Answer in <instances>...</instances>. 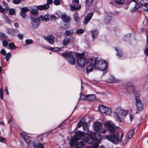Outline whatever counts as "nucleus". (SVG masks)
Masks as SVG:
<instances>
[{"label":"nucleus","mask_w":148,"mask_h":148,"mask_svg":"<svg viewBox=\"0 0 148 148\" xmlns=\"http://www.w3.org/2000/svg\"><path fill=\"white\" fill-rule=\"evenodd\" d=\"M104 127L105 129H102L101 127L98 131H99L100 133L104 134L107 130H108L112 135L106 136V138L107 139L115 144H117L118 142L121 141L123 137V134L121 133L120 137H119V134L116 131L117 128L112 123L107 122L104 123Z\"/></svg>","instance_id":"nucleus-1"},{"label":"nucleus","mask_w":148,"mask_h":148,"mask_svg":"<svg viewBox=\"0 0 148 148\" xmlns=\"http://www.w3.org/2000/svg\"><path fill=\"white\" fill-rule=\"evenodd\" d=\"M128 110H125L121 107L117 108L115 111V116L117 121L119 122H122L123 118L128 113Z\"/></svg>","instance_id":"nucleus-2"},{"label":"nucleus","mask_w":148,"mask_h":148,"mask_svg":"<svg viewBox=\"0 0 148 148\" xmlns=\"http://www.w3.org/2000/svg\"><path fill=\"white\" fill-rule=\"evenodd\" d=\"M79 57L77 59L76 63L78 66L80 68H82L84 66L88 63H92L94 60V59L90 58L88 60L84 58L83 57V54H79Z\"/></svg>","instance_id":"nucleus-3"},{"label":"nucleus","mask_w":148,"mask_h":148,"mask_svg":"<svg viewBox=\"0 0 148 148\" xmlns=\"http://www.w3.org/2000/svg\"><path fill=\"white\" fill-rule=\"evenodd\" d=\"M21 136L26 143L27 144L28 147H32V146L33 147V148H45L44 145L41 143H39L37 145H35V143L30 140V137L27 134L25 133H22Z\"/></svg>","instance_id":"nucleus-4"},{"label":"nucleus","mask_w":148,"mask_h":148,"mask_svg":"<svg viewBox=\"0 0 148 148\" xmlns=\"http://www.w3.org/2000/svg\"><path fill=\"white\" fill-rule=\"evenodd\" d=\"M62 56L65 58L67 62L71 64H74L75 63L76 54L73 52H68L62 53Z\"/></svg>","instance_id":"nucleus-5"},{"label":"nucleus","mask_w":148,"mask_h":148,"mask_svg":"<svg viewBox=\"0 0 148 148\" xmlns=\"http://www.w3.org/2000/svg\"><path fill=\"white\" fill-rule=\"evenodd\" d=\"M70 146L73 148H83L84 143L83 141H80L75 138H72L69 142Z\"/></svg>","instance_id":"nucleus-6"},{"label":"nucleus","mask_w":148,"mask_h":148,"mask_svg":"<svg viewBox=\"0 0 148 148\" xmlns=\"http://www.w3.org/2000/svg\"><path fill=\"white\" fill-rule=\"evenodd\" d=\"M94 62L95 69L103 71L106 68V63L103 60H97V59H95Z\"/></svg>","instance_id":"nucleus-7"},{"label":"nucleus","mask_w":148,"mask_h":148,"mask_svg":"<svg viewBox=\"0 0 148 148\" xmlns=\"http://www.w3.org/2000/svg\"><path fill=\"white\" fill-rule=\"evenodd\" d=\"M84 140L87 143L90 144L92 143L93 148H98L99 145L98 142H95L96 140L92 138L91 136H89L84 138Z\"/></svg>","instance_id":"nucleus-8"},{"label":"nucleus","mask_w":148,"mask_h":148,"mask_svg":"<svg viewBox=\"0 0 148 148\" xmlns=\"http://www.w3.org/2000/svg\"><path fill=\"white\" fill-rule=\"evenodd\" d=\"M98 109L102 113L110 114H111L112 112L110 108L106 107L103 105L99 106Z\"/></svg>","instance_id":"nucleus-9"},{"label":"nucleus","mask_w":148,"mask_h":148,"mask_svg":"<svg viewBox=\"0 0 148 148\" xmlns=\"http://www.w3.org/2000/svg\"><path fill=\"white\" fill-rule=\"evenodd\" d=\"M135 98L137 110L139 111H142L143 109V103L141 101L139 96H136Z\"/></svg>","instance_id":"nucleus-10"},{"label":"nucleus","mask_w":148,"mask_h":148,"mask_svg":"<svg viewBox=\"0 0 148 148\" xmlns=\"http://www.w3.org/2000/svg\"><path fill=\"white\" fill-rule=\"evenodd\" d=\"M133 1L136 2L134 8V10L135 11H136L141 6H144L146 7L148 3H142V1H140L138 2L139 0H132Z\"/></svg>","instance_id":"nucleus-11"},{"label":"nucleus","mask_w":148,"mask_h":148,"mask_svg":"<svg viewBox=\"0 0 148 148\" xmlns=\"http://www.w3.org/2000/svg\"><path fill=\"white\" fill-rule=\"evenodd\" d=\"M40 20L39 18H32V27L34 28H37L40 23Z\"/></svg>","instance_id":"nucleus-12"},{"label":"nucleus","mask_w":148,"mask_h":148,"mask_svg":"<svg viewBox=\"0 0 148 148\" xmlns=\"http://www.w3.org/2000/svg\"><path fill=\"white\" fill-rule=\"evenodd\" d=\"M54 37L52 35H48L47 36L45 37L44 39L49 42L50 44H53L54 42Z\"/></svg>","instance_id":"nucleus-13"},{"label":"nucleus","mask_w":148,"mask_h":148,"mask_svg":"<svg viewBox=\"0 0 148 148\" xmlns=\"http://www.w3.org/2000/svg\"><path fill=\"white\" fill-rule=\"evenodd\" d=\"M101 124L99 122H96L93 125L94 129L95 131H98L101 127Z\"/></svg>","instance_id":"nucleus-14"},{"label":"nucleus","mask_w":148,"mask_h":148,"mask_svg":"<svg viewBox=\"0 0 148 148\" xmlns=\"http://www.w3.org/2000/svg\"><path fill=\"white\" fill-rule=\"evenodd\" d=\"M92 63H89L87 64L88 65V66L86 68V71L87 73H90L93 70L94 66L92 64Z\"/></svg>","instance_id":"nucleus-15"},{"label":"nucleus","mask_w":148,"mask_h":148,"mask_svg":"<svg viewBox=\"0 0 148 148\" xmlns=\"http://www.w3.org/2000/svg\"><path fill=\"white\" fill-rule=\"evenodd\" d=\"M93 13L92 12L88 14L86 17H85V22L84 23L86 24L87 23L90 21L93 15Z\"/></svg>","instance_id":"nucleus-16"},{"label":"nucleus","mask_w":148,"mask_h":148,"mask_svg":"<svg viewBox=\"0 0 148 148\" xmlns=\"http://www.w3.org/2000/svg\"><path fill=\"white\" fill-rule=\"evenodd\" d=\"M115 50L116 52V56L119 58L121 57L123 54L121 49L119 48L115 47Z\"/></svg>","instance_id":"nucleus-17"},{"label":"nucleus","mask_w":148,"mask_h":148,"mask_svg":"<svg viewBox=\"0 0 148 148\" xmlns=\"http://www.w3.org/2000/svg\"><path fill=\"white\" fill-rule=\"evenodd\" d=\"M49 8V5L47 3L44 5H39L37 6V9L40 10H47Z\"/></svg>","instance_id":"nucleus-18"},{"label":"nucleus","mask_w":148,"mask_h":148,"mask_svg":"<svg viewBox=\"0 0 148 148\" xmlns=\"http://www.w3.org/2000/svg\"><path fill=\"white\" fill-rule=\"evenodd\" d=\"M126 89L128 93H130L133 90V86L131 84H127L126 86Z\"/></svg>","instance_id":"nucleus-19"},{"label":"nucleus","mask_w":148,"mask_h":148,"mask_svg":"<svg viewBox=\"0 0 148 148\" xmlns=\"http://www.w3.org/2000/svg\"><path fill=\"white\" fill-rule=\"evenodd\" d=\"M62 18L63 21L66 22H69L71 20V18L65 14L62 15Z\"/></svg>","instance_id":"nucleus-20"},{"label":"nucleus","mask_w":148,"mask_h":148,"mask_svg":"<svg viewBox=\"0 0 148 148\" xmlns=\"http://www.w3.org/2000/svg\"><path fill=\"white\" fill-rule=\"evenodd\" d=\"M39 18L40 21H42L46 22L47 20H49V15L46 14L44 16H41Z\"/></svg>","instance_id":"nucleus-21"},{"label":"nucleus","mask_w":148,"mask_h":148,"mask_svg":"<svg viewBox=\"0 0 148 148\" xmlns=\"http://www.w3.org/2000/svg\"><path fill=\"white\" fill-rule=\"evenodd\" d=\"M134 129H133L129 131L127 134V136L129 138H131L132 137L134 134Z\"/></svg>","instance_id":"nucleus-22"},{"label":"nucleus","mask_w":148,"mask_h":148,"mask_svg":"<svg viewBox=\"0 0 148 148\" xmlns=\"http://www.w3.org/2000/svg\"><path fill=\"white\" fill-rule=\"evenodd\" d=\"M87 101H93L96 99V97L95 95L91 94L87 95Z\"/></svg>","instance_id":"nucleus-23"},{"label":"nucleus","mask_w":148,"mask_h":148,"mask_svg":"<svg viewBox=\"0 0 148 148\" xmlns=\"http://www.w3.org/2000/svg\"><path fill=\"white\" fill-rule=\"evenodd\" d=\"M110 82L111 83H116L120 81V79H117L115 77H112L110 79Z\"/></svg>","instance_id":"nucleus-24"},{"label":"nucleus","mask_w":148,"mask_h":148,"mask_svg":"<svg viewBox=\"0 0 148 148\" xmlns=\"http://www.w3.org/2000/svg\"><path fill=\"white\" fill-rule=\"evenodd\" d=\"M71 10L72 11H75L81 8L80 5H77L76 6H74L71 5H70Z\"/></svg>","instance_id":"nucleus-25"},{"label":"nucleus","mask_w":148,"mask_h":148,"mask_svg":"<svg viewBox=\"0 0 148 148\" xmlns=\"http://www.w3.org/2000/svg\"><path fill=\"white\" fill-rule=\"evenodd\" d=\"M98 32L96 30H94L91 31V35L93 38L96 37L97 35Z\"/></svg>","instance_id":"nucleus-26"},{"label":"nucleus","mask_w":148,"mask_h":148,"mask_svg":"<svg viewBox=\"0 0 148 148\" xmlns=\"http://www.w3.org/2000/svg\"><path fill=\"white\" fill-rule=\"evenodd\" d=\"M7 32L11 36H14L16 33V32L14 30L10 29H8Z\"/></svg>","instance_id":"nucleus-27"},{"label":"nucleus","mask_w":148,"mask_h":148,"mask_svg":"<svg viewBox=\"0 0 148 148\" xmlns=\"http://www.w3.org/2000/svg\"><path fill=\"white\" fill-rule=\"evenodd\" d=\"M74 32L72 30H67L64 33V35L66 36H67L72 34Z\"/></svg>","instance_id":"nucleus-28"},{"label":"nucleus","mask_w":148,"mask_h":148,"mask_svg":"<svg viewBox=\"0 0 148 148\" xmlns=\"http://www.w3.org/2000/svg\"><path fill=\"white\" fill-rule=\"evenodd\" d=\"M115 4L118 5L123 4L125 0H114Z\"/></svg>","instance_id":"nucleus-29"},{"label":"nucleus","mask_w":148,"mask_h":148,"mask_svg":"<svg viewBox=\"0 0 148 148\" xmlns=\"http://www.w3.org/2000/svg\"><path fill=\"white\" fill-rule=\"evenodd\" d=\"M70 39L66 38H64L63 41V44L64 45L66 46L69 44L70 42Z\"/></svg>","instance_id":"nucleus-30"},{"label":"nucleus","mask_w":148,"mask_h":148,"mask_svg":"<svg viewBox=\"0 0 148 148\" xmlns=\"http://www.w3.org/2000/svg\"><path fill=\"white\" fill-rule=\"evenodd\" d=\"M85 120L84 119V121L82 124V126H83V129L84 130H88L87 125L86 123L85 122Z\"/></svg>","instance_id":"nucleus-31"},{"label":"nucleus","mask_w":148,"mask_h":148,"mask_svg":"<svg viewBox=\"0 0 148 148\" xmlns=\"http://www.w3.org/2000/svg\"><path fill=\"white\" fill-rule=\"evenodd\" d=\"M110 17L109 16H108L105 17V22L106 23H108L110 22Z\"/></svg>","instance_id":"nucleus-32"},{"label":"nucleus","mask_w":148,"mask_h":148,"mask_svg":"<svg viewBox=\"0 0 148 148\" xmlns=\"http://www.w3.org/2000/svg\"><path fill=\"white\" fill-rule=\"evenodd\" d=\"M84 30L83 29H78L76 31L77 34L78 35H80L84 33Z\"/></svg>","instance_id":"nucleus-33"},{"label":"nucleus","mask_w":148,"mask_h":148,"mask_svg":"<svg viewBox=\"0 0 148 148\" xmlns=\"http://www.w3.org/2000/svg\"><path fill=\"white\" fill-rule=\"evenodd\" d=\"M80 99L81 100H84L87 101V95H81Z\"/></svg>","instance_id":"nucleus-34"},{"label":"nucleus","mask_w":148,"mask_h":148,"mask_svg":"<svg viewBox=\"0 0 148 148\" xmlns=\"http://www.w3.org/2000/svg\"><path fill=\"white\" fill-rule=\"evenodd\" d=\"M73 17L76 21H77L79 18L78 14L77 12L75 13L73 15Z\"/></svg>","instance_id":"nucleus-35"},{"label":"nucleus","mask_w":148,"mask_h":148,"mask_svg":"<svg viewBox=\"0 0 148 148\" xmlns=\"http://www.w3.org/2000/svg\"><path fill=\"white\" fill-rule=\"evenodd\" d=\"M31 12L32 14L36 15H37L38 13V10L36 9H32Z\"/></svg>","instance_id":"nucleus-36"},{"label":"nucleus","mask_w":148,"mask_h":148,"mask_svg":"<svg viewBox=\"0 0 148 148\" xmlns=\"http://www.w3.org/2000/svg\"><path fill=\"white\" fill-rule=\"evenodd\" d=\"M48 49H50L51 50L54 51H57L59 50V48L58 47L51 48V47H48Z\"/></svg>","instance_id":"nucleus-37"},{"label":"nucleus","mask_w":148,"mask_h":148,"mask_svg":"<svg viewBox=\"0 0 148 148\" xmlns=\"http://www.w3.org/2000/svg\"><path fill=\"white\" fill-rule=\"evenodd\" d=\"M29 9L26 7L22 8H21V10L22 12L26 13L29 10Z\"/></svg>","instance_id":"nucleus-38"},{"label":"nucleus","mask_w":148,"mask_h":148,"mask_svg":"<svg viewBox=\"0 0 148 148\" xmlns=\"http://www.w3.org/2000/svg\"><path fill=\"white\" fill-rule=\"evenodd\" d=\"M83 121H84V119L82 118L79 121V123H78L77 125V127L78 128H80L82 126Z\"/></svg>","instance_id":"nucleus-39"},{"label":"nucleus","mask_w":148,"mask_h":148,"mask_svg":"<svg viewBox=\"0 0 148 148\" xmlns=\"http://www.w3.org/2000/svg\"><path fill=\"white\" fill-rule=\"evenodd\" d=\"M130 138L127 136H126L123 141V144L124 145L127 144L129 142V140Z\"/></svg>","instance_id":"nucleus-40"},{"label":"nucleus","mask_w":148,"mask_h":148,"mask_svg":"<svg viewBox=\"0 0 148 148\" xmlns=\"http://www.w3.org/2000/svg\"><path fill=\"white\" fill-rule=\"evenodd\" d=\"M93 1V0H86V4L87 5H90L91 4Z\"/></svg>","instance_id":"nucleus-41"},{"label":"nucleus","mask_w":148,"mask_h":148,"mask_svg":"<svg viewBox=\"0 0 148 148\" xmlns=\"http://www.w3.org/2000/svg\"><path fill=\"white\" fill-rule=\"evenodd\" d=\"M76 135L77 136L79 137H81L83 135V133L80 131L77 132L76 133Z\"/></svg>","instance_id":"nucleus-42"},{"label":"nucleus","mask_w":148,"mask_h":148,"mask_svg":"<svg viewBox=\"0 0 148 148\" xmlns=\"http://www.w3.org/2000/svg\"><path fill=\"white\" fill-rule=\"evenodd\" d=\"M8 46L11 49H13L14 48L15 45L13 43H10L9 44Z\"/></svg>","instance_id":"nucleus-43"},{"label":"nucleus","mask_w":148,"mask_h":148,"mask_svg":"<svg viewBox=\"0 0 148 148\" xmlns=\"http://www.w3.org/2000/svg\"><path fill=\"white\" fill-rule=\"evenodd\" d=\"M70 24H66L62 26L61 27V28L63 29H66L68 28Z\"/></svg>","instance_id":"nucleus-44"},{"label":"nucleus","mask_w":148,"mask_h":148,"mask_svg":"<svg viewBox=\"0 0 148 148\" xmlns=\"http://www.w3.org/2000/svg\"><path fill=\"white\" fill-rule=\"evenodd\" d=\"M33 42V40L32 39H27L25 41V43L28 45L32 43Z\"/></svg>","instance_id":"nucleus-45"},{"label":"nucleus","mask_w":148,"mask_h":148,"mask_svg":"<svg viewBox=\"0 0 148 148\" xmlns=\"http://www.w3.org/2000/svg\"><path fill=\"white\" fill-rule=\"evenodd\" d=\"M6 38L7 37V36L3 32L0 33V38Z\"/></svg>","instance_id":"nucleus-46"},{"label":"nucleus","mask_w":148,"mask_h":148,"mask_svg":"<svg viewBox=\"0 0 148 148\" xmlns=\"http://www.w3.org/2000/svg\"><path fill=\"white\" fill-rule=\"evenodd\" d=\"M3 90L1 88H0V98L1 99H3Z\"/></svg>","instance_id":"nucleus-47"},{"label":"nucleus","mask_w":148,"mask_h":148,"mask_svg":"<svg viewBox=\"0 0 148 148\" xmlns=\"http://www.w3.org/2000/svg\"><path fill=\"white\" fill-rule=\"evenodd\" d=\"M61 0H54V3L56 5H59L60 3Z\"/></svg>","instance_id":"nucleus-48"},{"label":"nucleus","mask_w":148,"mask_h":148,"mask_svg":"<svg viewBox=\"0 0 148 148\" xmlns=\"http://www.w3.org/2000/svg\"><path fill=\"white\" fill-rule=\"evenodd\" d=\"M15 12V10L14 9H10L9 11V13L11 15H13Z\"/></svg>","instance_id":"nucleus-49"},{"label":"nucleus","mask_w":148,"mask_h":148,"mask_svg":"<svg viewBox=\"0 0 148 148\" xmlns=\"http://www.w3.org/2000/svg\"><path fill=\"white\" fill-rule=\"evenodd\" d=\"M49 17L51 20L53 21H55L56 19V16L53 15H50Z\"/></svg>","instance_id":"nucleus-50"},{"label":"nucleus","mask_w":148,"mask_h":148,"mask_svg":"<svg viewBox=\"0 0 148 148\" xmlns=\"http://www.w3.org/2000/svg\"><path fill=\"white\" fill-rule=\"evenodd\" d=\"M144 53L145 55L148 56V46H146L144 50Z\"/></svg>","instance_id":"nucleus-51"},{"label":"nucleus","mask_w":148,"mask_h":148,"mask_svg":"<svg viewBox=\"0 0 148 148\" xmlns=\"http://www.w3.org/2000/svg\"><path fill=\"white\" fill-rule=\"evenodd\" d=\"M26 14L24 12H23L22 11H21V12L20 13V15L23 18H24L26 16Z\"/></svg>","instance_id":"nucleus-52"},{"label":"nucleus","mask_w":148,"mask_h":148,"mask_svg":"<svg viewBox=\"0 0 148 148\" xmlns=\"http://www.w3.org/2000/svg\"><path fill=\"white\" fill-rule=\"evenodd\" d=\"M2 43L4 47L7 46L8 44V42L6 40H3Z\"/></svg>","instance_id":"nucleus-53"},{"label":"nucleus","mask_w":148,"mask_h":148,"mask_svg":"<svg viewBox=\"0 0 148 148\" xmlns=\"http://www.w3.org/2000/svg\"><path fill=\"white\" fill-rule=\"evenodd\" d=\"M1 53L3 55H5L6 53V52L4 49H2L1 51Z\"/></svg>","instance_id":"nucleus-54"},{"label":"nucleus","mask_w":148,"mask_h":148,"mask_svg":"<svg viewBox=\"0 0 148 148\" xmlns=\"http://www.w3.org/2000/svg\"><path fill=\"white\" fill-rule=\"evenodd\" d=\"M21 0H14L13 2L16 4L19 3L21 2Z\"/></svg>","instance_id":"nucleus-55"},{"label":"nucleus","mask_w":148,"mask_h":148,"mask_svg":"<svg viewBox=\"0 0 148 148\" xmlns=\"http://www.w3.org/2000/svg\"><path fill=\"white\" fill-rule=\"evenodd\" d=\"M18 37L20 39H22L23 38V35L22 34H18Z\"/></svg>","instance_id":"nucleus-56"},{"label":"nucleus","mask_w":148,"mask_h":148,"mask_svg":"<svg viewBox=\"0 0 148 148\" xmlns=\"http://www.w3.org/2000/svg\"><path fill=\"white\" fill-rule=\"evenodd\" d=\"M11 56V55L10 53H8L6 55V58H10Z\"/></svg>","instance_id":"nucleus-57"},{"label":"nucleus","mask_w":148,"mask_h":148,"mask_svg":"<svg viewBox=\"0 0 148 148\" xmlns=\"http://www.w3.org/2000/svg\"><path fill=\"white\" fill-rule=\"evenodd\" d=\"M5 140V139L1 137H0V142H3Z\"/></svg>","instance_id":"nucleus-58"},{"label":"nucleus","mask_w":148,"mask_h":148,"mask_svg":"<svg viewBox=\"0 0 148 148\" xmlns=\"http://www.w3.org/2000/svg\"><path fill=\"white\" fill-rule=\"evenodd\" d=\"M53 2V1L52 0H47V4L48 5L49 4H51L52 2Z\"/></svg>","instance_id":"nucleus-59"},{"label":"nucleus","mask_w":148,"mask_h":148,"mask_svg":"<svg viewBox=\"0 0 148 148\" xmlns=\"http://www.w3.org/2000/svg\"><path fill=\"white\" fill-rule=\"evenodd\" d=\"M5 92L8 95H9V92L8 91V90L7 88V87L6 86L5 87V89L4 90Z\"/></svg>","instance_id":"nucleus-60"},{"label":"nucleus","mask_w":148,"mask_h":148,"mask_svg":"<svg viewBox=\"0 0 148 148\" xmlns=\"http://www.w3.org/2000/svg\"><path fill=\"white\" fill-rule=\"evenodd\" d=\"M4 12V9L0 5V12L2 13Z\"/></svg>","instance_id":"nucleus-61"},{"label":"nucleus","mask_w":148,"mask_h":148,"mask_svg":"<svg viewBox=\"0 0 148 148\" xmlns=\"http://www.w3.org/2000/svg\"><path fill=\"white\" fill-rule=\"evenodd\" d=\"M9 123H10L11 122H12V123L14 124V120H13L12 119H10L8 121Z\"/></svg>","instance_id":"nucleus-62"},{"label":"nucleus","mask_w":148,"mask_h":148,"mask_svg":"<svg viewBox=\"0 0 148 148\" xmlns=\"http://www.w3.org/2000/svg\"><path fill=\"white\" fill-rule=\"evenodd\" d=\"M129 115L130 120L131 121L133 119V115L132 114L130 113Z\"/></svg>","instance_id":"nucleus-63"},{"label":"nucleus","mask_w":148,"mask_h":148,"mask_svg":"<svg viewBox=\"0 0 148 148\" xmlns=\"http://www.w3.org/2000/svg\"><path fill=\"white\" fill-rule=\"evenodd\" d=\"M146 37L147 39V45H148V30L147 32Z\"/></svg>","instance_id":"nucleus-64"}]
</instances>
